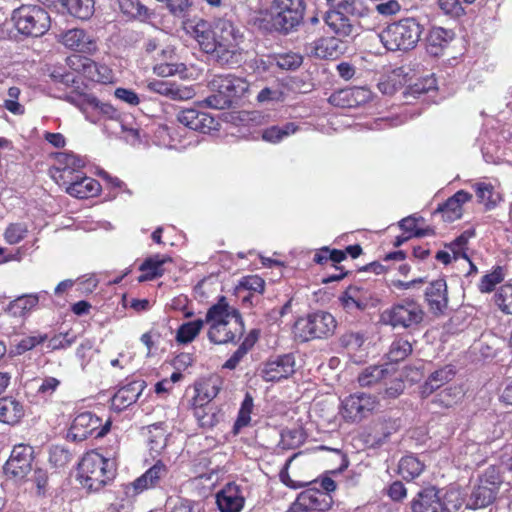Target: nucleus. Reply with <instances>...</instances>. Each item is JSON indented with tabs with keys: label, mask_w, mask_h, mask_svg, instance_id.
<instances>
[{
	"label": "nucleus",
	"mask_w": 512,
	"mask_h": 512,
	"mask_svg": "<svg viewBox=\"0 0 512 512\" xmlns=\"http://www.w3.org/2000/svg\"><path fill=\"white\" fill-rule=\"evenodd\" d=\"M454 375L455 372L453 368L450 366H445L434 371L423 384L421 392L422 395L424 397L429 396L436 389L440 388L442 385L450 381Z\"/></svg>",
	"instance_id": "2f4dec72"
},
{
	"label": "nucleus",
	"mask_w": 512,
	"mask_h": 512,
	"mask_svg": "<svg viewBox=\"0 0 512 512\" xmlns=\"http://www.w3.org/2000/svg\"><path fill=\"white\" fill-rule=\"evenodd\" d=\"M58 162L63 164V168L60 170V178L64 179L67 177L66 174L72 175L74 172H77L79 168L84 167L85 161L72 153H61L58 156Z\"/></svg>",
	"instance_id": "79ce46f5"
},
{
	"label": "nucleus",
	"mask_w": 512,
	"mask_h": 512,
	"mask_svg": "<svg viewBox=\"0 0 512 512\" xmlns=\"http://www.w3.org/2000/svg\"><path fill=\"white\" fill-rule=\"evenodd\" d=\"M304 0H273L270 16L273 28L287 34L298 27L304 18Z\"/></svg>",
	"instance_id": "6e6552de"
},
{
	"label": "nucleus",
	"mask_w": 512,
	"mask_h": 512,
	"mask_svg": "<svg viewBox=\"0 0 512 512\" xmlns=\"http://www.w3.org/2000/svg\"><path fill=\"white\" fill-rule=\"evenodd\" d=\"M424 318L422 307L414 300L405 299L385 309L380 315L381 323L393 328H411L417 326Z\"/></svg>",
	"instance_id": "1a4fd4ad"
},
{
	"label": "nucleus",
	"mask_w": 512,
	"mask_h": 512,
	"mask_svg": "<svg viewBox=\"0 0 512 512\" xmlns=\"http://www.w3.org/2000/svg\"><path fill=\"white\" fill-rule=\"evenodd\" d=\"M476 196L480 202H483L487 209L494 208L500 201V196L495 193L494 187L488 183L476 184Z\"/></svg>",
	"instance_id": "c03bdc74"
},
{
	"label": "nucleus",
	"mask_w": 512,
	"mask_h": 512,
	"mask_svg": "<svg viewBox=\"0 0 512 512\" xmlns=\"http://www.w3.org/2000/svg\"><path fill=\"white\" fill-rule=\"evenodd\" d=\"M49 77L54 82L62 83L66 86H69L75 82L74 74L67 72L62 68H53L49 73Z\"/></svg>",
	"instance_id": "bf43d9fd"
},
{
	"label": "nucleus",
	"mask_w": 512,
	"mask_h": 512,
	"mask_svg": "<svg viewBox=\"0 0 512 512\" xmlns=\"http://www.w3.org/2000/svg\"><path fill=\"white\" fill-rule=\"evenodd\" d=\"M169 261H171L169 257H161L160 255L147 258L140 266V270L144 272V274L139 276L138 281L144 282L161 277L164 273L162 266Z\"/></svg>",
	"instance_id": "473e14b6"
},
{
	"label": "nucleus",
	"mask_w": 512,
	"mask_h": 512,
	"mask_svg": "<svg viewBox=\"0 0 512 512\" xmlns=\"http://www.w3.org/2000/svg\"><path fill=\"white\" fill-rule=\"evenodd\" d=\"M145 388L143 380L132 381L120 388L113 397V404L123 409L135 403Z\"/></svg>",
	"instance_id": "bb28decb"
},
{
	"label": "nucleus",
	"mask_w": 512,
	"mask_h": 512,
	"mask_svg": "<svg viewBox=\"0 0 512 512\" xmlns=\"http://www.w3.org/2000/svg\"><path fill=\"white\" fill-rule=\"evenodd\" d=\"M59 41L67 48L86 54L97 50L95 39L82 29H70L60 35Z\"/></svg>",
	"instance_id": "6ab92c4d"
},
{
	"label": "nucleus",
	"mask_w": 512,
	"mask_h": 512,
	"mask_svg": "<svg viewBox=\"0 0 512 512\" xmlns=\"http://www.w3.org/2000/svg\"><path fill=\"white\" fill-rule=\"evenodd\" d=\"M342 36L321 38L309 44L307 51L321 59H335L343 50Z\"/></svg>",
	"instance_id": "393cba45"
},
{
	"label": "nucleus",
	"mask_w": 512,
	"mask_h": 512,
	"mask_svg": "<svg viewBox=\"0 0 512 512\" xmlns=\"http://www.w3.org/2000/svg\"><path fill=\"white\" fill-rule=\"evenodd\" d=\"M213 92L204 99L206 106L213 109H227L233 101L242 97L249 88L248 82L234 75L217 76L210 82Z\"/></svg>",
	"instance_id": "39448f33"
},
{
	"label": "nucleus",
	"mask_w": 512,
	"mask_h": 512,
	"mask_svg": "<svg viewBox=\"0 0 512 512\" xmlns=\"http://www.w3.org/2000/svg\"><path fill=\"white\" fill-rule=\"evenodd\" d=\"M120 6L124 13L131 16H140L146 11V8L140 4L139 0H122Z\"/></svg>",
	"instance_id": "680f3d73"
},
{
	"label": "nucleus",
	"mask_w": 512,
	"mask_h": 512,
	"mask_svg": "<svg viewBox=\"0 0 512 512\" xmlns=\"http://www.w3.org/2000/svg\"><path fill=\"white\" fill-rule=\"evenodd\" d=\"M425 299L433 314L443 313L448 305L446 281L444 279H437L430 283L425 291Z\"/></svg>",
	"instance_id": "5701e85b"
},
{
	"label": "nucleus",
	"mask_w": 512,
	"mask_h": 512,
	"mask_svg": "<svg viewBox=\"0 0 512 512\" xmlns=\"http://www.w3.org/2000/svg\"><path fill=\"white\" fill-rule=\"evenodd\" d=\"M370 91L364 87H349L340 89L330 95V104L340 108H353L370 100Z\"/></svg>",
	"instance_id": "a211bd4d"
},
{
	"label": "nucleus",
	"mask_w": 512,
	"mask_h": 512,
	"mask_svg": "<svg viewBox=\"0 0 512 512\" xmlns=\"http://www.w3.org/2000/svg\"><path fill=\"white\" fill-rule=\"evenodd\" d=\"M168 469L161 461H157L143 475L126 486V494L136 496L144 490L156 487L160 480L166 477Z\"/></svg>",
	"instance_id": "dca6fc26"
},
{
	"label": "nucleus",
	"mask_w": 512,
	"mask_h": 512,
	"mask_svg": "<svg viewBox=\"0 0 512 512\" xmlns=\"http://www.w3.org/2000/svg\"><path fill=\"white\" fill-rule=\"evenodd\" d=\"M236 325L239 334L244 333V324L240 312L228 305L225 297H221L219 301L212 305L204 319V324H226L232 323Z\"/></svg>",
	"instance_id": "ddd939ff"
},
{
	"label": "nucleus",
	"mask_w": 512,
	"mask_h": 512,
	"mask_svg": "<svg viewBox=\"0 0 512 512\" xmlns=\"http://www.w3.org/2000/svg\"><path fill=\"white\" fill-rule=\"evenodd\" d=\"M302 453L299 452V453H295L293 454L285 463L283 469L280 471V480L288 487L292 488V489H298V488H301V487H304L306 485H308L309 483H311V480H308V481H304V482H297V481H294L290 478L289 476V473H288V468L290 466V464L292 463V461L297 458L299 455H301Z\"/></svg>",
	"instance_id": "5fc2aeb1"
},
{
	"label": "nucleus",
	"mask_w": 512,
	"mask_h": 512,
	"mask_svg": "<svg viewBox=\"0 0 512 512\" xmlns=\"http://www.w3.org/2000/svg\"><path fill=\"white\" fill-rule=\"evenodd\" d=\"M33 447L26 444L14 446L10 458L4 465V472L7 476L21 480L27 476L32 469Z\"/></svg>",
	"instance_id": "9d476101"
},
{
	"label": "nucleus",
	"mask_w": 512,
	"mask_h": 512,
	"mask_svg": "<svg viewBox=\"0 0 512 512\" xmlns=\"http://www.w3.org/2000/svg\"><path fill=\"white\" fill-rule=\"evenodd\" d=\"M422 26L414 18H404L388 25L378 37L389 51H408L420 40Z\"/></svg>",
	"instance_id": "20e7f679"
},
{
	"label": "nucleus",
	"mask_w": 512,
	"mask_h": 512,
	"mask_svg": "<svg viewBox=\"0 0 512 512\" xmlns=\"http://www.w3.org/2000/svg\"><path fill=\"white\" fill-rule=\"evenodd\" d=\"M176 119L177 122L183 126L204 134L212 130H217V126L219 125L212 116L194 108H186L178 111Z\"/></svg>",
	"instance_id": "2eb2a0df"
},
{
	"label": "nucleus",
	"mask_w": 512,
	"mask_h": 512,
	"mask_svg": "<svg viewBox=\"0 0 512 512\" xmlns=\"http://www.w3.org/2000/svg\"><path fill=\"white\" fill-rule=\"evenodd\" d=\"M424 469V464L414 456H405L399 462V473L406 480H412L419 476Z\"/></svg>",
	"instance_id": "a19ab883"
},
{
	"label": "nucleus",
	"mask_w": 512,
	"mask_h": 512,
	"mask_svg": "<svg viewBox=\"0 0 512 512\" xmlns=\"http://www.w3.org/2000/svg\"><path fill=\"white\" fill-rule=\"evenodd\" d=\"M339 301L348 312L363 311L367 307L366 300L361 298V289L357 286H349L339 297Z\"/></svg>",
	"instance_id": "e433bc0d"
},
{
	"label": "nucleus",
	"mask_w": 512,
	"mask_h": 512,
	"mask_svg": "<svg viewBox=\"0 0 512 512\" xmlns=\"http://www.w3.org/2000/svg\"><path fill=\"white\" fill-rule=\"evenodd\" d=\"M195 38L201 49L212 56L217 62L218 40L215 36L214 27L210 30V26L206 21H199L194 28Z\"/></svg>",
	"instance_id": "a878e982"
},
{
	"label": "nucleus",
	"mask_w": 512,
	"mask_h": 512,
	"mask_svg": "<svg viewBox=\"0 0 512 512\" xmlns=\"http://www.w3.org/2000/svg\"><path fill=\"white\" fill-rule=\"evenodd\" d=\"M194 416L201 427L212 428L223 419V413L214 405L193 406Z\"/></svg>",
	"instance_id": "72a5a7b5"
},
{
	"label": "nucleus",
	"mask_w": 512,
	"mask_h": 512,
	"mask_svg": "<svg viewBox=\"0 0 512 512\" xmlns=\"http://www.w3.org/2000/svg\"><path fill=\"white\" fill-rule=\"evenodd\" d=\"M503 279V269L502 267L497 266L492 273L486 274L482 277L479 289L481 292H491L497 284L503 281Z\"/></svg>",
	"instance_id": "3c124183"
},
{
	"label": "nucleus",
	"mask_w": 512,
	"mask_h": 512,
	"mask_svg": "<svg viewBox=\"0 0 512 512\" xmlns=\"http://www.w3.org/2000/svg\"><path fill=\"white\" fill-rule=\"evenodd\" d=\"M46 339L47 335L27 336L17 343L16 352L18 354L25 353L26 351L33 349L38 344L43 343Z\"/></svg>",
	"instance_id": "13d9d810"
},
{
	"label": "nucleus",
	"mask_w": 512,
	"mask_h": 512,
	"mask_svg": "<svg viewBox=\"0 0 512 512\" xmlns=\"http://www.w3.org/2000/svg\"><path fill=\"white\" fill-rule=\"evenodd\" d=\"M436 88L437 81L433 75H430L410 86L409 91L412 95L419 96Z\"/></svg>",
	"instance_id": "6e6d98bb"
},
{
	"label": "nucleus",
	"mask_w": 512,
	"mask_h": 512,
	"mask_svg": "<svg viewBox=\"0 0 512 512\" xmlns=\"http://www.w3.org/2000/svg\"><path fill=\"white\" fill-rule=\"evenodd\" d=\"M302 64V57L297 54H286L279 58V67L287 70L298 68Z\"/></svg>",
	"instance_id": "69168bd1"
},
{
	"label": "nucleus",
	"mask_w": 512,
	"mask_h": 512,
	"mask_svg": "<svg viewBox=\"0 0 512 512\" xmlns=\"http://www.w3.org/2000/svg\"><path fill=\"white\" fill-rule=\"evenodd\" d=\"M502 483L499 470L495 466L488 467L473 486L466 507L475 510L491 505L496 500Z\"/></svg>",
	"instance_id": "0eeeda50"
},
{
	"label": "nucleus",
	"mask_w": 512,
	"mask_h": 512,
	"mask_svg": "<svg viewBox=\"0 0 512 512\" xmlns=\"http://www.w3.org/2000/svg\"><path fill=\"white\" fill-rule=\"evenodd\" d=\"M462 396L463 393L459 387H448L440 391L433 401L442 407L449 408L456 404Z\"/></svg>",
	"instance_id": "49530a36"
},
{
	"label": "nucleus",
	"mask_w": 512,
	"mask_h": 512,
	"mask_svg": "<svg viewBox=\"0 0 512 512\" xmlns=\"http://www.w3.org/2000/svg\"><path fill=\"white\" fill-rule=\"evenodd\" d=\"M242 335L239 334L238 330H236V325L233 323L211 324L208 331L209 340L215 344L233 342Z\"/></svg>",
	"instance_id": "7c9ffc66"
},
{
	"label": "nucleus",
	"mask_w": 512,
	"mask_h": 512,
	"mask_svg": "<svg viewBox=\"0 0 512 512\" xmlns=\"http://www.w3.org/2000/svg\"><path fill=\"white\" fill-rule=\"evenodd\" d=\"M20 89L16 86L8 89V98L4 101V107L15 115L24 114V107L17 101L20 96Z\"/></svg>",
	"instance_id": "603ef678"
},
{
	"label": "nucleus",
	"mask_w": 512,
	"mask_h": 512,
	"mask_svg": "<svg viewBox=\"0 0 512 512\" xmlns=\"http://www.w3.org/2000/svg\"><path fill=\"white\" fill-rule=\"evenodd\" d=\"M383 382L386 385L383 392L384 397L386 398H396L404 391V382L399 378L392 379L389 384L387 383V380Z\"/></svg>",
	"instance_id": "052dcab7"
},
{
	"label": "nucleus",
	"mask_w": 512,
	"mask_h": 512,
	"mask_svg": "<svg viewBox=\"0 0 512 512\" xmlns=\"http://www.w3.org/2000/svg\"><path fill=\"white\" fill-rule=\"evenodd\" d=\"M500 308L507 314H512V286H504L500 292Z\"/></svg>",
	"instance_id": "774afa93"
},
{
	"label": "nucleus",
	"mask_w": 512,
	"mask_h": 512,
	"mask_svg": "<svg viewBox=\"0 0 512 512\" xmlns=\"http://www.w3.org/2000/svg\"><path fill=\"white\" fill-rule=\"evenodd\" d=\"M115 473L114 461L95 451L86 453L78 467L80 483L89 491H99L115 477Z\"/></svg>",
	"instance_id": "f03ea898"
},
{
	"label": "nucleus",
	"mask_w": 512,
	"mask_h": 512,
	"mask_svg": "<svg viewBox=\"0 0 512 512\" xmlns=\"http://www.w3.org/2000/svg\"><path fill=\"white\" fill-rule=\"evenodd\" d=\"M390 376V371L383 366H369L365 368L358 376V382L361 387H371L383 381Z\"/></svg>",
	"instance_id": "c9c22d12"
},
{
	"label": "nucleus",
	"mask_w": 512,
	"mask_h": 512,
	"mask_svg": "<svg viewBox=\"0 0 512 512\" xmlns=\"http://www.w3.org/2000/svg\"><path fill=\"white\" fill-rule=\"evenodd\" d=\"M204 326L203 319L183 323L177 330L176 340L181 344L192 342Z\"/></svg>",
	"instance_id": "ea45409f"
},
{
	"label": "nucleus",
	"mask_w": 512,
	"mask_h": 512,
	"mask_svg": "<svg viewBox=\"0 0 512 512\" xmlns=\"http://www.w3.org/2000/svg\"><path fill=\"white\" fill-rule=\"evenodd\" d=\"M196 392L197 394L193 398L192 406L211 405L210 402L217 396L219 387L214 382H208L197 387Z\"/></svg>",
	"instance_id": "37998d69"
},
{
	"label": "nucleus",
	"mask_w": 512,
	"mask_h": 512,
	"mask_svg": "<svg viewBox=\"0 0 512 512\" xmlns=\"http://www.w3.org/2000/svg\"><path fill=\"white\" fill-rule=\"evenodd\" d=\"M377 405V397L364 392L352 394L343 401L345 417L353 422L366 418Z\"/></svg>",
	"instance_id": "f8f14e48"
},
{
	"label": "nucleus",
	"mask_w": 512,
	"mask_h": 512,
	"mask_svg": "<svg viewBox=\"0 0 512 512\" xmlns=\"http://www.w3.org/2000/svg\"><path fill=\"white\" fill-rule=\"evenodd\" d=\"M472 199V195L464 190L457 191L447 201L438 206L435 211L441 213L442 218L446 222H453L461 218L463 214L462 205Z\"/></svg>",
	"instance_id": "b1692460"
},
{
	"label": "nucleus",
	"mask_w": 512,
	"mask_h": 512,
	"mask_svg": "<svg viewBox=\"0 0 512 512\" xmlns=\"http://www.w3.org/2000/svg\"><path fill=\"white\" fill-rule=\"evenodd\" d=\"M294 372V356L284 354L266 361L261 369V377L266 382H276L290 377Z\"/></svg>",
	"instance_id": "4468645a"
},
{
	"label": "nucleus",
	"mask_w": 512,
	"mask_h": 512,
	"mask_svg": "<svg viewBox=\"0 0 512 512\" xmlns=\"http://www.w3.org/2000/svg\"><path fill=\"white\" fill-rule=\"evenodd\" d=\"M439 8L452 18H459L465 11L459 0H438Z\"/></svg>",
	"instance_id": "4d7b16f0"
},
{
	"label": "nucleus",
	"mask_w": 512,
	"mask_h": 512,
	"mask_svg": "<svg viewBox=\"0 0 512 512\" xmlns=\"http://www.w3.org/2000/svg\"><path fill=\"white\" fill-rule=\"evenodd\" d=\"M245 498L240 486L228 483L216 495V503L221 512H240Z\"/></svg>",
	"instance_id": "aec40b11"
},
{
	"label": "nucleus",
	"mask_w": 512,
	"mask_h": 512,
	"mask_svg": "<svg viewBox=\"0 0 512 512\" xmlns=\"http://www.w3.org/2000/svg\"><path fill=\"white\" fill-rule=\"evenodd\" d=\"M303 442L302 433L297 430H285L281 433L280 445L283 449H294Z\"/></svg>",
	"instance_id": "864d4df0"
},
{
	"label": "nucleus",
	"mask_w": 512,
	"mask_h": 512,
	"mask_svg": "<svg viewBox=\"0 0 512 512\" xmlns=\"http://www.w3.org/2000/svg\"><path fill=\"white\" fill-rule=\"evenodd\" d=\"M310 315L317 339L325 338L333 334L336 328V320L330 313L318 311Z\"/></svg>",
	"instance_id": "f704fd0d"
},
{
	"label": "nucleus",
	"mask_w": 512,
	"mask_h": 512,
	"mask_svg": "<svg viewBox=\"0 0 512 512\" xmlns=\"http://www.w3.org/2000/svg\"><path fill=\"white\" fill-rule=\"evenodd\" d=\"M283 93L279 89H273L271 87L263 88L257 95V100L260 103L279 101L282 99Z\"/></svg>",
	"instance_id": "338daca9"
},
{
	"label": "nucleus",
	"mask_w": 512,
	"mask_h": 512,
	"mask_svg": "<svg viewBox=\"0 0 512 512\" xmlns=\"http://www.w3.org/2000/svg\"><path fill=\"white\" fill-rule=\"evenodd\" d=\"M100 419L90 412L79 414L73 421L71 429L75 432L74 436L85 439L93 431L100 427Z\"/></svg>",
	"instance_id": "c756f323"
},
{
	"label": "nucleus",
	"mask_w": 512,
	"mask_h": 512,
	"mask_svg": "<svg viewBox=\"0 0 512 512\" xmlns=\"http://www.w3.org/2000/svg\"><path fill=\"white\" fill-rule=\"evenodd\" d=\"M101 190L100 183L90 177H82L80 182L70 183L66 192L76 198L84 199L98 195Z\"/></svg>",
	"instance_id": "c85d7f7f"
},
{
	"label": "nucleus",
	"mask_w": 512,
	"mask_h": 512,
	"mask_svg": "<svg viewBox=\"0 0 512 512\" xmlns=\"http://www.w3.org/2000/svg\"><path fill=\"white\" fill-rule=\"evenodd\" d=\"M215 36L218 40L217 62L220 65L234 66L243 61V33L230 19L219 18L214 21Z\"/></svg>",
	"instance_id": "7ed1b4c3"
},
{
	"label": "nucleus",
	"mask_w": 512,
	"mask_h": 512,
	"mask_svg": "<svg viewBox=\"0 0 512 512\" xmlns=\"http://www.w3.org/2000/svg\"><path fill=\"white\" fill-rule=\"evenodd\" d=\"M293 335L295 340L300 342H307L313 339H317L310 314H308L306 317H301L296 320L293 326Z\"/></svg>",
	"instance_id": "58836bf2"
},
{
	"label": "nucleus",
	"mask_w": 512,
	"mask_h": 512,
	"mask_svg": "<svg viewBox=\"0 0 512 512\" xmlns=\"http://www.w3.org/2000/svg\"><path fill=\"white\" fill-rule=\"evenodd\" d=\"M12 21L19 33L40 37L50 28V16L47 11L37 5H22L15 9L12 14Z\"/></svg>",
	"instance_id": "423d86ee"
},
{
	"label": "nucleus",
	"mask_w": 512,
	"mask_h": 512,
	"mask_svg": "<svg viewBox=\"0 0 512 512\" xmlns=\"http://www.w3.org/2000/svg\"><path fill=\"white\" fill-rule=\"evenodd\" d=\"M28 233L25 223H11L4 232V238L8 244H17L22 241Z\"/></svg>",
	"instance_id": "8fccbe9b"
},
{
	"label": "nucleus",
	"mask_w": 512,
	"mask_h": 512,
	"mask_svg": "<svg viewBox=\"0 0 512 512\" xmlns=\"http://www.w3.org/2000/svg\"><path fill=\"white\" fill-rule=\"evenodd\" d=\"M68 64L74 69L81 67L83 73L91 78L93 81L107 83L112 79L111 70L104 65H99L89 58H81L80 56H73L67 59Z\"/></svg>",
	"instance_id": "412c9836"
},
{
	"label": "nucleus",
	"mask_w": 512,
	"mask_h": 512,
	"mask_svg": "<svg viewBox=\"0 0 512 512\" xmlns=\"http://www.w3.org/2000/svg\"><path fill=\"white\" fill-rule=\"evenodd\" d=\"M75 341V337H69V334H58L50 339L48 347L52 350L65 349L70 347Z\"/></svg>",
	"instance_id": "e2e57ef3"
},
{
	"label": "nucleus",
	"mask_w": 512,
	"mask_h": 512,
	"mask_svg": "<svg viewBox=\"0 0 512 512\" xmlns=\"http://www.w3.org/2000/svg\"><path fill=\"white\" fill-rule=\"evenodd\" d=\"M24 415L22 404L14 398H0V422L16 424Z\"/></svg>",
	"instance_id": "cd10ccee"
},
{
	"label": "nucleus",
	"mask_w": 512,
	"mask_h": 512,
	"mask_svg": "<svg viewBox=\"0 0 512 512\" xmlns=\"http://www.w3.org/2000/svg\"><path fill=\"white\" fill-rule=\"evenodd\" d=\"M50 462L56 467L66 465L70 460V454L63 448L55 447L50 452Z\"/></svg>",
	"instance_id": "0e129e2a"
},
{
	"label": "nucleus",
	"mask_w": 512,
	"mask_h": 512,
	"mask_svg": "<svg viewBox=\"0 0 512 512\" xmlns=\"http://www.w3.org/2000/svg\"><path fill=\"white\" fill-rule=\"evenodd\" d=\"M147 87L150 91L169 97L172 100H189L195 95L192 87L166 80H153L148 83Z\"/></svg>",
	"instance_id": "4be33fe9"
},
{
	"label": "nucleus",
	"mask_w": 512,
	"mask_h": 512,
	"mask_svg": "<svg viewBox=\"0 0 512 512\" xmlns=\"http://www.w3.org/2000/svg\"><path fill=\"white\" fill-rule=\"evenodd\" d=\"M411 509L413 512H451V508L441 500L435 487L419 491L411 502Z\"/></svg>",
	"instance_id": "f3484780"
},
{
	"label": "nucleus",
	"mask_w": 512,
	"mask_h": 512,
	"mask_svg": "<svg viewBox=\"0 0 512 512\" xmlns=\"http://www.w3.org/2000/svg\"><path fill=\"white\" fill-rule=\"evenodd\" d=\"M253 409V398L250 394H246L242 404L241 408L239 410V414L237 417V420L234 424V430L235 432H238L241 428L247 426L251 420V413Z\"/></svg>",
	"instance_id": "09e8293b"
},
{
	"label": "nucleus",
	"mask_w": 512,
	"mask_h": 512,
	"mask_svg": "<svg viewBox=\"0 0 512 512\" xmlns=\"http://www.w3.org/2000/svg\"><path fill=\"white\" fill-rule=\"evenodd\" d=\"M333 503L330 494L318 489H307L301 492L287 512H323Z\"/></svg>",
	"instance_id": "9b49d317"
},
{
	"label": "nucleus",
	"mask_w": 512,
	"mask_h": 512,
	"mask_svg": "<svg viewBox=\"0 0 512 512\" xmlns=\"http://www.w3.org/2000/svg\"><path fill=\"white\" fill-rule=\"evenodd\" d=\"M69 4L67 11L79 19H88L93 14V0H71Z\"/></svg>",
	"instance_id": "de8ad7c7"
},
{
	"label": "nucleus",
	"mask_w": 512,
	"mask_h": 512,
	"mask_svg": "<svg viewBox=\"0 0 512 512\" xmlns=\"http://www.w3.org/2000/svg\"><path fill=\"white\" fill-rule=\"evenodd\" d=\"M411 352V343L408 340L400 338L392 342L388 352V359L391 362H399L404 360Z\"/></svg>",
	"instance_id": "a18cd8bd"
},
{
	"label": "nucleus",
	"mask_w": 512,
	"mask_h": 512,
	"mask_svg": "<svg viewBox=\"0 0 512 512\" xmlns=\"http://www.w3.org/2000/svg\"><path fill=\"white\" fill-rule=\"evenodd\" d=\"M330 7L324 15V22L331 32L338 36L348 37L354 27L347 16L363 18L369 15L370 9L365 0H326Z\"/></svg>",
	"instance_id": "f257e3e1"
},
{
	"label": "nucleus",
	"mask_w": 512,
	"mask_h": 512,
	"mask_svg": "<svg viewBox=\"0 0 512 512\" xmlns=\"http://www.w3.org/2000/svg\"><path fill=\"white\" fill-rule=\"evenodd\" d=\"M38 301L36 294L22 295L11 301L6 311L15 317H21L35 307Z\"/></svg>",
	"instance_id": "4c0bfd02"
}]
</instances>
